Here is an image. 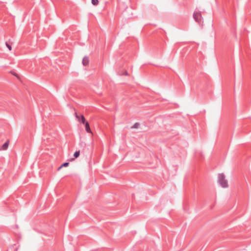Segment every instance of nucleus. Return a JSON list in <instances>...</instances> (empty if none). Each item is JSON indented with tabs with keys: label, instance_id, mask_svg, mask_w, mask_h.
Here are the masks:
<instances>
[{
	"label": "nucleus",
	"instance_id": "10",
	"mask_svg": "<svg viewBox=\"0 0 251 251\" xmlns=\"http://www.w3.org/2000/svg\"><path fill=\"white\" fill-rule=\"evenodd\" d=\"M6 46L7 47V48H8V49L9 50H12L11 46L8 44H6Z\"/></svg>",
	"mask_w": 251,
	"mask_h": 251
},
{
	"label": "nucleus",
	"instance_id": "5",
	"mask_svg": "<svg viewBox=\"0 0 251 251\" xmlns=\"http://www.w3.org/2000/svg\"><path fill=\"white\" fill-rule=\"evenodd\" d=\"M84 125H85V130H86V132L88 133H90L93 135V132H92V131L91 130V128L90 127V126H89L88 122H86L85 124H84Z\"/></svg>",
	"mask_w": 251,
	"mask_h": 251
},
{
	"label": "nucleus",
	"instance_id": "12",
	"mask_svg": "<svg viewBox=\"0 0 251 251\" xmlns=\"http://www.w3.org/2000/svg\"><path fill=\"white\" fill-rule=\"evenodd\" d=\"M125 74H126V75H128V74H127V72L125 73Z\"/></svg>",
	"mask_w": 251,
	"mask_h": 251
},
{
	"label": "nucleus",
	"instance_id": "11",
	"mask_svg": "<svg viewBox=\"0 0 251 251\" xmlns=\"http://www.w3.org/2000/svg\"><path fill=\"white\" fill-rule=\"evenodd\" d=\"M74 160H75V159H74V158H72V159H71V161H74Z\"/></svg>",
	"mask_w": 251,
	"mask_h": 251
},
{
	"label": "nucleus",
	"instance_id": "2",
	"mask_svg": "<svg viewBox=\"0 0 251 251\" xmlns=\"http://www.w3.org/2000/svg\"><path fill=\"white\" fill-rule=\"evenodd\" d=\"M75 116L77 120L83 124H85L87 122L83 115H78L77 113H75Z\"/></svg>",
	"mask_w": 251,
	"mask_h": 251
},
{
	"label": "nucleus",
	"instance_id": "7",
	"mask_svg": "<svg viewBox=\"0 0 251 251\" xmlns=\"http://www.w3.org/2000/svg\"><path fill=\"white\" fill-rule=\"evenodd\" d=\"M69 164L68 162H66L62 164L58 168L57 170L60 171L63 167H68Z\"/></svg>",
	"mask_w": 251,
	"mask_h": 251
},
{
	"label": "nucleus",
	"instance_id": "8",
	"mask_svg": "<svg viewBox=\"0 0 251 251\" xmlns=\"http://www.w3.org/2000/svg\"><path fill=\"white\" fill-rule=\"evenodd\" d=\"M79 155H80V151H76L74 154V156L75 158L78 157Z\"/></svg>",
	"mask_w": 251,
	"mask_h": 251
},
{
	"label": "nucleus",
	"instance_id": "3",
	"mask_svg": "<svg viewBox=\"0 0 251 251\" xmlns=\"http://www.w3.org/2000/svg\"><path fill=\"white\" fill-rule=\"evenodd\" d=\"M201 14L198 12H195L193 14V18L195 19L196 21L198 22L201 20Z\"/></svg>",
	"mask_w": 251,
	"mask_h": 251
},
{
	"label": "nucleus",
	"instance_id": "4",
	"mask_svg": "<svg viewBox=\"0 0 251 251\" xmlns=\"http://www.w3.org/2000/svg\"><path fill=\"white\" fill-rule=\"evenodd\" d=\"M82 64L84 66L88 65L89 63V58L88 56H85L82 59Z\"/></svg>",
	"mask_w": 251,
	"mask_h": 251
},
{
	"label": "nucleus",
	"instance_id": "1",
	"mask_svg": "<svg viewBox=\"0 0 251 251\" xmlns=\"http://www.w3.org/2000/svg\"><path fill=\"white\" fill-rule=\"evenodd\" d=\"M218 182L223 188L228 187V183L225 174L220 173L218 176Z\"/></svg>",
	"mask_w": 251,
	"mask_h": 251
},
{
	"label": "nucleus",
	"instance_id": "9",
	"mask_svg": "<svg viewBox=\"0 0 251 251\" xmlns=\"http://www.w3.org/2000/svg\"><path fill=\"white\" fill-rule=\"evenodd\" d=\"M99 2V0H91V2L94 5H97Z\"/></svg>",
	"mask_w": 251,
	"mask_h": 251
},
{
	"label": "nucleus",
	"instance_id": "6",
	"mask_svg": "<svg viewBox=\"0 0 251 251\" xmlns=\"http://www.w3.org/2000/svg\"><path fill=\"white\" fill-rule=\"evenodd\" d=\"M9 146V141H7L2 146L1 150L5 151L7 150Z\"/></svg>",
	"mask_w": 251,
	"mask_h": 251
}]
</instances>
